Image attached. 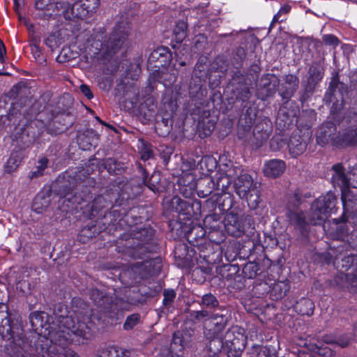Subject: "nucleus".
<instances>
[{"mask_svg":"<svg viewBox=\"0 0 357 357\" xmlns=\"http://www.w3.org/2000/svg\"><path fill=\"white\" fill-rule=\"evenodd\" d=\"M349 188H357V167H353L347 172Z\"/></svg>","mask_w":357,"mask_h":357,"instance_id":"nucleus-45","label":"nucleus"},{"mask_svg":"<svg viewBox=\"0 0 357 357\" xmlns=\"http://www.w3.org/2000/svg\"><path fill=\"white\" fill-rule=\"evenodd\" d=\"M42 174H43V173H41V170H38L37 169L36 171L31 172L30 177L31 178H36V177H38V176H40Z\"/></svg>","mask_w":357,"mask_h":357,"instance_id":"nucleus-61","label":"nucleus"},{"mask_svg":"<svg viewBox=\"0 0 357 357\" xmlns=\"http://www.w3.org/2000/svg\"><path fill=\"white\" fill-rule=\"evenodd\" d=\"M21 163V155L17 152L10 154L5 165V171L7 173H12L19 167Z\"/></svg>","mask_w":357,"mask_h":357,"instance_id":"nucleus-28","label":"nucleus"},{"mask_svg":"<svg viewBox=\"0 0 357 357\" xmlns=\"http://www.w3.org/2000/svg\"><path fill=\"white\" fill-rule=\"evenodd\" d=\"M322 340L326 344H334L335 337L331 335H324Z\"/></svg>","mask_w":357,"mask_h":357,"instance_id":"nucleus-59","label":"nucleus"},{"mask_svg":"<svg viewBox=\"0 0 357 357\" xmlns=\"http://www.w3.org/2000/svg\"><path fill=\"white\" fill-rule=\"evenodd\" d=\"M323 41L325 45L333 47H336L339 44L338 38L335 36L331 34L324 35L323 36Z\"/></svg>","mask_w":357,"mask_h":357,"instance_id":"nucleus-46","label":"nucleus"},{"mask_svg":"<svg viewBox=\"0 0 357 357\" xmlns=\"http://www.w3.org/2000/svg\"><path fill=\"white\" fill-rule=\"evenodd\" d=\"M50 11V10H47V9L40 10V12L38 13V16L41 19L49 20L52 15V13Z\"/></svg>","mask_w":357,"mask_h":357,"instance_id":"nucleus-54","label":"nucleus"},{"mask_svg":"<svg viewBox=\"0 0 357 357\" xmlns=\"http://www.w3.org/2000/svg\"><path fill=\"white\" fill-rule=\"evenodd\" d=\"M225 227L231 236H240L243 233V225L237 215L229 213L225 218Z\"/></svg>","mask_w":357,"mask_h":357,"instance_id":"nucleus-18","label":"nucleus"},{"mask_svg":"<svg viewBox=\"0 0 357 357\" xmlns=\"http://www.w3.org/2000/svg\"><path fill=\"white\" fill-rule=\"evenodd\" d=\"M222 340L225 347L245 345L246 337L244 335V331L243 328L238 326H232L229 328L222 336Z\"/></svg>","mask_w":357,"mask_h":357,"instance_id":"nucleus-13","label":"nucleus"},{"mask_svg":"<svg viewBox=\"0 0 357 357\" xmlns=\"http://www.w3.org/2000/svg\"><path fill=\"white\" fill-rule=\"evenodd\" d=\"M290 10V6H284L282 7L280 10L278 12L279 14H286L289 13Z\"/></svg>","mask_w":357,"mask_h":357,"instance_id":"nucleus-60","label":"nucleus"},{"mask_svg":"<svg viewBox=\"0 0 357 357\" xmlns=\"http://www.w3.org/2000/svg\"><path fill=\"white\" fill-rule=\"evenodd\" d=\"M53 6L52 0H35V8L39 10H51Z\"/></svg>","mask_w":357,"mask_h":357,"instance_id":"nucleus-42","label":"nucleus"},{"mask_svg":"<svg viewBox=\"0 0 357 357\" xmlns=\"http://www.w3.org/2000/svg\"><path fill=\"white\" fill-rule=\"evenodd\" d=\"M139 320L140 315L137 313L129 315L123 324V328L125 330L132 329L139 323Z\"/></svg>","mask_w":357,"mask_h":357,"instance_id":"nucleus-35","label":"nucleus"},{"mask_svg":"<svg viewBox=\"0 0 357 357\" xmlns=\"http://www.w3.org/2000/svg\"><path fill=\"white\" fill-rule=\"evenodd\" d=\"M231 182V178L227 177L225 174H222L217 178L216 182L215 183L216 188L223 192L227 189Z\"/></svg>","mask_w":357,"mask_h":357,"instance_id":"nucleus-37","label":"nucleus"},{"mask_svg":"<svg viewBox=\"0 0 357 357\" xmlns=\"http://www.w3.org/2000/svg\"><path fill=\"white\" fill-rule=\"evenodd\" d=\"M11 315L8 312V306L0 303V335L10 341V347L16 354L24 356L29 354L30 345L22 333L15 335L12 325Z\"/></svg>","mask_w":357,"mask_h":357,"instance_id":"nucleus-3","label":"nucleus"},{"mask_svg":"<svg viewBox=\"0 0 357 357\" xmlns=\"http://www.w3.org/2000/svg\"><path fill=\"white\" fill-rule=\"evenodd\" d=\"M31 53L36 59H40L41 51L38 46H31Z\"/></svg>","mask_w":357,"mask_h":357,"instance_id":"nucleus-56","label":"nucleus"},{"mask_svg":"<svg viewBox=\"0 0 357 357\" xmlns=\"http://www.w3.org/2000/svg\"><path fill=\"white\" fill-rule=\"evenodd\" d=\"M215 63L218 65L221 63V64L218 67V69L220 70L221 72H225L227 69V61L222 58V57H217L215 60Z\"/></svg>","mask_w":357,"mask_h":357,"instance_id":"nucleus-50","label":"nucleus"},{"mask_svg":"<svg viewBox=\"0 0 357 357\" xmlns=\"http://www.w3.org/2000/svg\"><path fill=\"white\" fill-rule=\"evenodd\" d=\"M287 217L289 223L303 234L307 226L305 215L302 211H289Z\"/></svg>","mask_w":357,"mask_h":357,"instance_id":"nucleus-22","label":"nucleus"},{"mask_svg":"<svg viewBox=\"0 0 357 357\" xmlns=\"http://www.w3.org/2000/svg\"><path fill=\"white\" fill-rule=\"evenodd\" d=\"M347 280L350 282L353 291L357 292V273L352 275L349 274L347 275Z\"/></svg>","mask_w":357,"mask_h":357,"instance_id":"nucleus-51","label":"nucleus"},{"mask_svg":"<svg viewBox=\"0 0 357 357\" xmlns=\"http://www.w3.org/2000/svg\"><path fill=\"white\" fill-rule=\"evenodd\" d=\"M299 79L294 75H287L284 77V84L279 89V93L283 99H289L298 87Z\"/></svg>","mask_w":357,"mask_h":357,"instance_id":"nucleus-19","label":"nucleus"},{"mask_svg":"<svg viewBox=\"0 0 357 357\" xmlns=\"http://www.w3.org/2000/svg\"><path fill=\"white\" fill-rule=\"evenodd\" d=\"M45 44L50 47L51 49H53L55 47V38L54 36L51 35L49 37H47L45 40Z\"/></svg>","mask_w":357,"mask_h":357,"instance_id":"nucleus-55","label":"nucleus"},{"mask_svg":"<svg viewBox=\"0 0 357 357\" xmlns=\"http://www.w3.org/2000/svg\"><path fill=\"white\" fill-rule=\"evenodd\" d=\"M349 344V340L346 336H340L337 338H335L334 344L338 345L342 348L346 347Z\"/></svg>","mask_w":357,"mask_h":357,"instance_id":"nucleus-49","label":"nucleus"},{"mask_svg":"<svg viewBox=\"0 0 357 357\" xmlns=\"http://www.w3.org/2000/svg\"><path fill=\"white\" fill-rule=\"evenodd\" d=\"M185 345V342L183 340L182 334L176 332L174 334L171 348L175 351H182Z\"/></svg>","mask_w":357,"mask_h":357,"instance_id":"nucleus-34","label":"nucleus"},{"mask_svg":"<svg viewBox=\"0 0 357 357\" xmlns=\"http://www.w3.org/2000/svg\"><path fill=\"white\" fill-rule=\"evenodd\" d=\"M79 89L82 93L88 99H91L93 97V95L88 85L82 84Z\"/></svg>","mask_w":357,"mask_h":357,"instance_id":"nucleus-53","label":"nucleus"},{"mask_svg":"<svg viewBox=\"0 0 357 357\" xmlns=\"http://www.w3.org/2000/svg\"><path fill=\"white\" fill-rule=\"evenodd\" d=\"M107 202L102 196H99L96 198L92 204V208L95 210H100L102 208L106 207Z\"/></svg>","mask_w":357,"mask_h":357,"instance_id":"nucleus-47","label":"nucleus"},{"mask_svg":"<svg viewBox=\"0 0 357 357\" xmlns=\"http://www.w3.org/2000/svg\"><path fill=\"white\" fill-rule=\"evenodd\" d=\"M324 75V67L322 61L314 62L308 70L307 83L310 89L321 81Z\"/></svg>","mask_w":357,"mask_h":357,"instance_id":"nucleus-20","label":"nucleus"},{"mask_svg":"<svg viewBox=\"0 0 357 357\" xmlns=\"http://www.w3.org/2000/svg\"><path fill=\"white\" fill-rule=\"evenodd\" d=\"M253 354H256V357H274L270 349L263 346H256L253 347Z\"/></svg>","mask_w":357,"mask_h":357,"instance_id":"nucleus-40","label":"nucleus"},{"mask_svg":"<svg viewBox=\"0 0 357 357\" xmlns=\"http://www.w3.org/2000/svg\"><path fill=\"white\" fill-rule=\"evenodd\" d=\"M160 268V266L157 264L155 259L137 262L123 270L120 274V278L126 285L132 286L139 283L142 280L158 274Z\"/></svg>","mask_w":357,"mask_h":357,"instance_id":"nucleus-4","label":"nucleus"},{"mask_svg":"<svg viewBox=\"0 0 357 357\" xmlns=\"http://www.w3.org/2000/svg\"><path fill=\"white\" fill-rule=\"evenodd\" d=\"M234 187L236 193L240 198L246 199L248 202H252L253 195L251 192L253 189V179L250 175L247 173L240 174L234 182Z\"/></svg>","mask_w":357,"mask_h":357,"instance_id":"nucleus-9","label":"nucleus"},{"mask_svg":"<svg viewBox=\"0 0 357 357\" xmlns=\"http://www.w3.org/2000/svg\"><path fill=\"white\" fill-rule=\"evenodd\" d=\"M337 197L331 192L317 199L311 206V222L314 225L328 218L337 211Z\"/></svg>","mask_w":357,"mask_h":357,"instance_id":"nucleus-5","label":"nucleus"},{"mask_svg":"<svg viewBox=\"0 0 357 357\" xmlns=\"http://www.w3.org/2000/svg\"><path fill=\"white\" fill-rule=\"evenodd\" d=\"M286 165L283 160L273 159L266 162L264 172L266 176L271 178L280 176L285 170Z\"/></svg>","mask_w":357,"mask_h":357,"instance_id":"nucleus-21","label":"nucleus"},{"mask_svg":"<svg viewBox=\"0 0 357 357\" xmlns=\"http://www.w3.org/2000/svg\"><path fill=\"white\" fill-rule=\"evenodd\" d=\"M67 317L68 316L59 314L58 313L55 312V319L50 322V319H52V318L50 317L46 312L36 311L30 314L29 321L33 330H34L39 335H42L45 331V328H47L50 325H52L53 324H57L58 319L60 317Z\"/></svg>","mask_w":357,"mask_h":357,"instance_id":"nucleus-8","label":"nucleus"},{"mask_svg":"<svg viewBox=\"0 0 357 357\" xmlns=\"http://www.w3.org/2000/svg\"><path fill=\"white\" fill-rule=\"evenodd\" d=\"M215 313H211L207 310H194L190 312V317L191 319L195 321H200L202 320H206L210 319L213 314ZM205 322H204V324Z\"/></svg>","mask_w":357,"mask_h":357,"instance_id":"nucleus-31","label":"nucleus"},{"mask_svg":"<svg viewBox=\"0 0 357 357\" xmlns=\"http://www.w3.org/2000/svg\"><path fill=\"white\" fill-rule=\"evenodd\" d=\"M313 351H316L318 353L319 355L320 356H333V352L331 349H328V348H321V347H319L317 346H315V349H313Z\"/></svg>","mask_w":357,"mask_h":357,"instance_id":"nucleus-52","label":"nucleus"},{"mask_svg":"<svg viewBox=\"0 0 357 357\" xmlns=\"http://www.w3.org/2000/svg\"><path fill=\"white\" fill-rule=\"evenodd\" d=\"M124 356L121 348L110 346L102 350L100 357H123Z\"/></svg>","mask_w":357,"mask_h":357,"instance_id":"nucleus-33","label":"nucleus"},{"mask_svg":"<svg viewBox=\"0 0 357 357\" xmlns=\"http://www.w3.org/2000/svg\"><path fill=\"white\" fill-rule=\"evenodd\" d=\"M259 269V266L257 263L250 261L244 266L243 272L247 278H254L257 275Z\"/></svg>","mask_w":357,"mask_h":357,"instance_id":"nucleus-32","label":"nucleus"},{"mask_svg":"<svg viewBox=\"0 0 357 357\" xmlns=\"http://www.w3.org/2000/svg\"><path fill=\"white\" fill-rule=\"evenodd\" d=\"M73 191V188H69L68 190H63V192H60V195L61 196L66 197V195H68L69 194H71Z\"/></svg>","mask_w":357,"mask_h":357,"instance_id":"nucleus-63","label":"nucleus"},{"mask_svg":"<svg viewBox=\"0 0 357 357\" xmlns=\"http://www.w3.org/2000/svg\"><path fill=\"white\" fill-rule=\"evenodd\" d=\"M335 144L342 146H357V127H349L339 132Z\"/></svg>","mask_w":357,"mask_h":357,"instance_id":"nucleus-14","label":"nucleus"},{"mask_svg":"<svg viewBox=\"0 0 357 357\" xmlns=\"http://www.w3.org/2000/svg\"><path fill=\"white\" fill-rule=\"evenodd\" d=\"M90 298L98 307L103 310H112L113 305H118V301L114 303L112 298L106 296L98 289L91 290Z\"/></svg>","mask_w":357,"mask_h":357,"instance_id":"nucleus-17","label":"nucleus"},{"mask_svg":"<svg viewBox=\"0 0 357 357\" xmlns=\"http://www.w3.org/2000/svg\"><path fill=\"white\" fill-rule=\"evenodd\" d=\"M289 153L293 158L302 155L306 150L307 141L300 135L293 133L288 142Z\"/></svg>","mask_w":357,"mask_h":357,"instance_id":"nucleus-15","label":"nucleus"},{"mask_svg":"<svg viewBox=\"0 0 357 357\" xmlns=\"http://www.w3.org/2000/svg\"><path fill=\"white\" fill-rule=\"evenodd\" d=\"M51 199L50 195H38L33 201L32 208L37 213H42L50 205Z\"/></svg>","mask_w":357,"mask_h":357,"instance_id":"nucleus-26","label":"nucleus"},{"mask_svg":"<svg viewBox=\"0 0 357 357\" xmlns=\"http://www.w3.org/2000/svg\"><path fill=\"white\" fill-rule=\"evenodd\" d=\"M243 173H245L243 170L240 167L237 166H231L227 169L224 170V174L231 178L232 182H234L235 180L238 178L240 174H243Z\"/></svg>","mask_w":357,"mask_h":357,"instance_id":"nucleus-36","label":"nucleus"},{"mask_svg":"<svg viewBox=\"0 0 357 357\" xmlns=\"http://www.w3.org/2000/svg\"><path fill=\"white\" fill-rule=\"evenodd\" d=\"M334 174L331 178L332 183L335 186H338L342 192V202L343 206H349V202H354L356 199L354 198L349 188L348 174L345 173L344 169L341 164H336L333 166Z\"/></svg>","mask_w":357,"mask_h":357,"instance_id":"nucleus-6","label":"nucleus"},{"mask_svg":"<svg viewBox=\"0 0 357 357\" xmlns=\"http://www.w3.org/2000/svg\"><path fill=\"white\" fill-rule=\"evenodd\" d=\"M59 357H79V356L71 349H64V347H59Z\"/></svg>","mask_w":357,"mask_h":357,"instance_id":"nucleus-48","label":"nucleus"},{"mask_svg":"<svg viewBox=\"0 0 357 357\" xmlns=\"http://www.w3.org/2000/svg\"><path fill=\"white\" fill-rule=\"evenodd\" d=\"M140 169H141V172H142V174L143 175V182L144 184H146V179H147V177H148V173L146 172V170L140 167Z\"/></svg>","mask_w":357,"mask_h":357,"instance_id":"nucleus-62","label":"nucleus"},{"mask_svg":"<svg viewBox=\"0 0 357 357\" xmlns=\"http://www.w3.org/2000/svg\"><path fill=\"white\" fill-rule=\"evenodd\" d=\"M199 303L209 310L215 309L219 306L218 300L211 293L202 296Z\"/></svg>","mask_w":357,"mask_h":357,"instance_id":"nucleus-29","label":"nucleus"},{"mask_svg":"<svg viewBox=\"0 0 357 357\" xmlns=\"http://www.w3.org/2000/svg\"><path fill=\"white\" fill-rule=\"evenodd\" d=\"M173 207L178 213L185 212L190 206V203L178 197H174L172 199Z\"/></svg>","mask_w":357,"mask_h":357,"instance_id":"nucleus-38","label":"nucleus"},{"mask_svg":"<svg viewBox=\"0 0 357 357\" xmlns=\"http://www.w3.org/2000/svg\"><path fill=\"white\" fill-rule=\"evenodd\" d=\"M167 52V49L164 47H158L156 50H153L149 56V62H155L159 60V59L163 56Z\"/></svg>","mask_w":357,"mask_h":357,"instance_id":"nucleus-41","label":"nucleus"},{"mask_svg":"<svg viewBox=\"0 0 357 357\" xmlns=\"http://www.w3.org/2000/svg\"><path fill=\"white\" fill-rule=\"evenodd\" d=\"M163 305L169 306L172 304L176 297V293L173 289H165L163 292Z\"/></svg>","mask_w":357,"mask_h":357,"instance_id":"nucleus-44","label":"nucleus"},{"mask_svg":"<svg viewBox=\"0 0 357 357\" xmlns=\"http://www.w3.org/2000/svg\"><path fill=\"white\" fill-rule=\"evenodd\" d=\"M338 230L340 232L341 237L345 239L349 243H353V237H357V231H353L351 232V234H349V229L345 225L340 226Z\"/></svg>","mask_w":357,"mask_h":357,"instance_id":"nucleus-39","label":"nucleus"},{"mask_svg":"<svg viewBox=\"0 0 357 357\" xmlns=\"http://www.w3.org/2000/svg\"><path fill=\"white\" fill-rule=\"evenodd\" d=\"M153 156V152L149 149H145L144 151L142 154V158L146 160Z\"/></svg>","mask_w":357,"mask_h":357,"instance_id":"nucleus-58","label":"nucleus"},{"mask_svg":"<svg viewBox=\"0 0 357 357\" xmlns=\"http://www.w3.org/2000/svg\"><path fill=\"white\" fill-rule=\"evenodd\" d=\"M47 158H42L39 160V165L37 167V169L41 170V173H43L44 169L47 167Z\"/></svg>","mask_w":357,"mask_h":357,"instance_id":"nucleus-57","label":"nucleus"},{"mask_svg":"<svg viewBox=\"0 0 357 357\" xmlns=\"http://www.w3.org/2000/svg\"><path fill=\"white\" fill-rule=\"evenodd\" d=\"M39 44H40V39L36 38V37H33L32 38V44H31V46H38L39 47Z\"/></svg>","mask_w":357,"mask_h":357,"instance_id":"nucleus-64","label":"nucleus"},{"mask_svg":"<svg viewBox=\"0 0 357 357\" xmlns=\"http://www.w3.org/2000/svg\"><path fill=\"white\" fill-rule=\"evenodd\" d=\"M98 140V135L92 129H87L77 137L78 146L84 151L90 150L92 147H96Z\"/></svg>","mask_w":357,"mask_h":357,"instance_id":"nucleus-16","label":"nucleus"},{"mask_svg":"<svg viewBox=\"0 0 357 357\" xmlns=\"http://www.w3.org/2000/svg\"><path fill=\"white\" fill-rule=\"evenodd\" d=\"M256 119V112L249 107L243 112L238 120V131L250 132Z\"/></svg>","mask_w":357,"mask_h":357,"instance_id":"nucleus-23","label":"nucleus"},{"mask_svg":"<svg viewBox=\"0 0 357 357\" xmlns=\"http://www.w3.org/2000/svg\"><path fill=\"white\" fill-rule=\"evenodd\" d=\"M99 0H79L72 6V13L77 18L84 19L96 13Z\"/></svg>","mask_w":357,"mask_h":357,"instance_id":"nucleus-10","label":"nucleus"},{"mask_svg":"<svg viewBox=\"0 0 357 357\" xmlns=\"http://www.w3.org/2000/svg\"><path fill=\"white\" fill-rule=\"evenodd\" d=\"M294 307V310L301 315L310 317L314 313V304L311 300L303 298L296 303Z\"/></svg>","mask_w":357,"mask_h":357,"instance_id":"nucleus-24","label":"nucleus"},{"mask_svg":"<svg viewBox=\"0 0 357 357\" xmlns=\"http://www.w3.org/2000/svg\"><path fill=\"white\" fill-rule=\"evenodd\" d=\"M187 24L184 21H179L176 23L174 29L175 40L178 43L182 42L186 36Z\"/></svg>","mask_w":357,"mask_h":357,"instance_id":"nucleus-30","label":"nucleus"},{"mask_svg":"<svg viewBox=\"0 0 357 357\" xmlns=\"http://www.w3.org/2000/svg\"><path fill=\"white\" fill-rule=\"evenodd\" d=\"M337 128L333 122H326L321 125L316 132L317 143L321 146L332 142L335 144L334 139Z\"/></svg>","mask_w":357,"mask_h":357,"instance_id":"nucleus-12","label":"nucleus"},{"mask_svg":"<svg viewBox=\"0 0 357 357\" xmlns=\"http://www.w3.org/2000/svg\"><path fill=\"white\" fill-rule=\"evenodd\" d=\"M89 318L81 312L74 317H60L57 324L45 328L34 342L36 354L41 357H55L59 347H65L72 340V335L87 340L90 333Z\"/></svg>","mask_w":357,"mask_h":357,"instance_id":"nucleus-1","label":"nucleus"},{"mask_svg":"<svg viewBox=\"0 0 357 357\" xmlns=\"http://www.w3.org/2000/svg\"><path fill=\"white\" fill-rule=\"evenodd\" d=\"M215 186V183L213 179H202L198 183L197 194L201 197H206L212 193Z\"/></svg>","mask_w":357,"mask_h":357,"instance_id":"nucleus-27","label":"nucleus"},{"mask_svg":"<svg viewBox=\"0 0 357 357\" xmlns=\"http://www.w3.org/2000/svg\"><path fill=\"white\" fill-rule=\"evenodd\" d=\"M152 230H148L146 229H142L140 230L138 234H135V238L139 239L141 237L144 236L143 239H140V243L138 242L137 245H132L130 241L127 242V245L132 247L137 252H142L146 250V247H145V243H146L149 240L151 239L150 237H149V234H150V236H151Z\"/></svg>","mask_w":357,"mask_h":357,"instance_id":"nucleus-25","label":"nucleus"},{"mask_svg":"<svg viewBox=\"0 0 357 357\" xmlns=\"http://www.w3.org/2000/svg\"><path fill=\"white\" fill-rule=\"evenodd\" d=\"M280 83L278 77L273 74L263 75L259 82V93L262 98L273 96Z\"/></svg>","mask_w":357,"mask_h":357,"instance_id":"nucleus-11","label":"nucleus"},{"mask_svg":"<svg viewBox=\"0 0 357 357\" xmlns=\"http://www.w3.org/2000/svg\"><path fill=\"white\" fill-rule=\"evenodd\" d=\"M227 324L225 314H215L210 319L206 320L204 325V335L208 340L205 351L208 357H219L218 354L225 347L222 340V332Z\"/></svg>","mask_w":357,"mask_h":357,"instance_id":"nucleus-2","label":"nucleus"},{"mask_svg":"<svg viewBox=\"0 0 357 357\" xmlns=\"http://www.w3.org/2000/svg\"><path fill=\"white\" fill-rule=\"evenodd\" d=\"M130 31L129 22L126 20L119 22L106 43L108 54L117 52L127 39Z\"/></svg>","mask_w":357,"mask_h":357,"instance_id":"nucleus-7","label":"nucleus"},{"mask_svg":"<svg viewBox=\"0 0 357 357\" xmlns=\"http://www.w3.org/2000/svg\"><path fill=\"white\" fill-rule=\"evenodd\" d=\"M245 347V345H241L239 347L238 346L225 347L227 350L228 357H241Z\"/></svg>","mask_w":357,"mask_h":357,"instance_id":"nucleus-43","label":"nucleus"}]
</instances>
